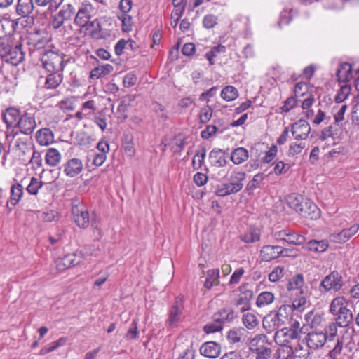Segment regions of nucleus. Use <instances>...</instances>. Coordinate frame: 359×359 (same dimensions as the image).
I'll use <instances>...</instances> for the list:
<instances>
[{
    "label": "nucleus",
    "mask_w": 359,
    "mask_h": 359,
    "mask_svg": "<svg viewBox=\"0 0 359 359\" xmlns=\"http://www.w3.org/2000/svg\"><path fill=\"white\" fill-rule=\"evenodd\" d=\"M294 355V350L291 346L283 345L279 346L275 353L276 359H290Z\"/></svg>",
    "instance_id": "41"
},
{
    "label": "nucleus",
    "mask_w": 359,
    "mask_h": 359,
    "mask_svg": "<svg viewBox=\"0 0 359 359\" xmlns=\"http://www.w3.org/2000/svg\"><path fill=\"white\" fill-rule=\"evenodd\" d=\"M297 104V100L294 97H290L284 102L283 106L280 107V110L282 112L287 113L294 109Z\"/></svg>",
    "instance_id": "64"
},
{
    "label": "nucleus",
    "mask_w": 359,
    "mask_h": 359,
    "mask_svg": "<svg viewBox=\"0 0 359 359\" xmlns=\"http://www.w3.org/2000/svg\"><path fill=\"white\" fill-rule=\"evenodd\" d=\"M260 229L251 226L241 236V239L246 243H253L259 241L260 240Z\"/></svg>",
    "instance_id": "29"
},
{
    "label": "nucleus",
    "mask_w": 359,
    "mask_h": 359,
    "mask_svg": "<svg viewBox=\"0 0 359 359\" xmlns=\"http://www.w3.org/2000/svg\"><path fill=\"white\" fill-rule=\"evenodd\" d=\"M336 322L339 327H346L352 323L353 320V316L351 311L346 306L344 309L339 311L336 315Z\"/></svg>",
    "instance_id": "28"
},
{
    "label": "nucleus",
    "mask_w": 359,
    "mask_h": 359,
    "mask_svg": "<svg viewBox=\"0 0 359 359\" xmlns=\"http://www.w3.org/2000/svg\"><path fill=\"white\" fill-rule=\"evenodd\" d=\"M359 230V224H355L351 226L350 228L344 229L338 233H334L331 235V238L333 241L337 243H345L350 239L353 235H355Z\"/></svg>",
    "instance_id": "19"
},
{
    "label": "nucleus",
    "mask_w": 359,
    "mask_h": 359,
    "mask_svg": "<svg viewBox=\"0 0 359 359\" xmlns=\"http://www.w3.org/2000/svg\"><path fill=\"white\" fill-rule=\"evenodd\" d=\"M270 343L268 341V337L266 335L260 334H257L253 339H252L250 341V350L256 353L264 348L269 346Z\"/></svg>",
    "instance_id": "26"
},
{
    "label": "nucleus",
    "mask_w": 359,
    "mask_h": 359,
    "mask_svg": "<svg viewBox=\"0 0 359 359\" xmlns=\"http://www.w3.org/2000/svg\"><path fill=\"white\" fill-rule=\"evenodd\" d=\"M348 306V302L344 297L340 296L335 297L330 305V312L333 315H337L339 311Z\"/></svg>",
    "instance_id": "36"
},
{
    "label": "nucleus",
    "mask_w": 359,
    "mask_h": 359,
    "mask_svg": "<svg viewBox=\"0 0 359 359\" xmlns=\"http://www.w3.org/2000/svg\"><path fill=\"white\" fill-rule=\"evenodd\" d=\"M241 186L238 184H233V186H231L230 183H225L218 186L215 191V194L217 196L224 197L231 194L237 193L238 189Z\"/></svg>",
    "instance_id": "35"
},
{
    "label": "nucleus",
    "mask_w": 359,
    "mask_h": 359,
    "mask_svg": "<svg viewBox=\"0 0 359 359\" xmlns=\"http://www.w3.org/2000/svg\"><path fill=\"white\" fill-rule=\"evenodd\" d=\"M249 157L248 151L244 147H238L231 153V160L236 165H240L247 161Z\"/></svg>",
    "instance_id": "33"
},
{
    "label": "nucleus",
    "mask_w": 359,
    "mask_h": 359,
    "mask_svg": "<svg viewBox=\"0 0 359 359\" xmlns=\"http://www.w3.org/2000/svg\"><path fill=\"white\" fill-rule=\"evenodd\" d=\"M249 283H243L238 287L240 294L238 299L236 301L235 304L236 306H241V311L245 312L249 311L251 309L250 301L253 297V292L249 288Z\"/></svg>",
    "instance_id": "8"
},
{
    "label": "nucleus",
    "mask_w": 359,
    "mask_h": 359,
    "mask_svg": "<svg viewBox=\"0 0 359 359\" xmlns=\"http://www.w3.org/2000/svg\"><path fill=\"white\" fill-rule=\"evenodd\" d=\"M301 309L302 308H294L293 304L292 305L283 304L280 306L277 311H275V313L278 316V320L280 321V325L285 326L292 316L294 310Z\"/></svg>",
    "instance_id": "22"
},
{
    "label": "nucleus",
    "mask_w": 359,
    "mask_h": 359,
    "mask_svg": "<svg viewBox=\"0 0 359 359\" xmlns=\"http://www.w3.org/2000/svg\"><path fill=\"white\" fill-rule=\"evenodd\" d=\"M223 327L224 326L219 322H217L215 318H212V321L207 323L203 330L205 333L211 334L222 331Z\"/></svg>",
    "instance_id": "55"
},
{
    "label": "nucleus",
    "mask_w": 359,
    "mask_h": 359,
    "mask_svg": "<svg viewBox=\"0 0 359 359\" xmlns=\"http://www.w3.org/2000/svg\"><path fill=\"white\" fill-rule=\"evenodd\" d=\"M184 310V297L177 296L169 311V318L166 322L170 327L175 326L181 318Z\"/></svg>",
    "instance_id": "9"
},
{
    "label": "nucleus",
    "mask_w": 359,
    "mask_h": 359,
    "mask_svg": "<svg viewBox=\"0 0 359 359\" xmlns=\"http://www.w3.org/2000/svg\"><path fill=\"white\" fill-rule=\"evenodd\" d=\"M63 172L69 177H74L83 170V162L81 159L73 158L68 160L63 165Z\"/></svg>",
    "instance_id": "12"
},
{
    "label": "nucleus",
    "mask_w": 359,
    "mask_h": 359,
    "mask_svg": "<svg viewBox=\"0 0 359 359\" xmlns=\"http://www.w3.org/2000/svg\"><path fill=\"white\" fill-rule=\"evenodd\" d=\"M265 175L263 172L255 175L252 180L246 185V190L251 191L260 187V184L264 180Z\"/></svg>",
    "instance_id": "53"
},
{
    "label": "nucleus",
    "mask_w": 359,
    "mask_h": 359,
    "mask_svg": "<svg viewBox=\"0 0 359 359\" xmlns=\"http://www.w3.org/2000/svg\"><path fill=\"white\" fill-rule=\"evenodd\" d=\"M41 61L47 72H62L69 58L63 53L48 50L42 55Z\"/></svg>",
    "instance_id": "2"
},
{
    "label": "nucleus",
    "mask_w": 359,
    "mask_h": 359,
    "mask_svg": "<svg viewBox=\"0 0 359 359\" xmlns=\"http://www.w3.org/2000/svg\"><path fill=\"white\" fill-rule=\"evenodd\" d=\"M22 112L14 107L8 108L2 114L4 122L6 124L7 128H16V123L22 115Z\"/></svg>",
    "instance_id": "17"
},
{
    "label": "nucleus",
    "mask_w": 359,
    "mask_h": 359,
    "mask_svg": "<svg viewBox=\"0 0 359 359\" xmlns=\"http://www.w3.org/2000/svg\"><path fill=\"white\" fill-rule=\"evenodd\" d=\"M310 349L307 346L304 348L299 344L294 351V355L299 359H308L310 355Z\"/></svg>",
    "instance_id": "60"
},
{
    "label": "nucleus",
    "mask_w": 359,
    "mask_h": 359,
    "mask_svg": "<svg viewBox=\"0 0 359 359\" xmlns=\"http://www.w3.org/2000/svg\"><path fill=\"white\" fill-rule=\"evenodd\" d=\"M279 333H282L283 335L287 337L290 339H296L298 338L299 332L288 327H285L276 332L275 337H276Z\"/></svg>",
    "instance_id": "61"
},
{
    "label": "nucleus",
    "mask_w": 359,
    "mask_h": 359,
    "mask_svg": "<svg viewBox=\"0 0 359 359\" xmlns=\"http://www.w3.org/2000/svg\"><path fill=\"white\" fill-rule=\"evenodd\" d=\"M344 285L343 278L337 271H333L326 276L320 282L319 290L326 293L331 290L339 291Z\"/></svg>",
    "instance_id": "5"
},
{
    "label": "nucleus",
    "mask_w": 359,
    "mask_h": 359,
    "mask_svg": "<svg viewBox=\"0 0 359 359\" xmlns=\"http://www.w3.org/2000/svg\"><path fill=\"white\" fill-rule=\"evenodd\" d=\"M351 92V88L349 85L345 84L342 86L335 95L334 101L339 104L343 102L348 98Z\"/></svg>",
    "instance_id": "49"
},
{
    "label": "nucleus",
    "mask_w": 359,
    "mask_h": 359,
    "mask_svg": "<svg viewBox=\"0 0 359 359\" xmlns=\"http://www.w3.org/2000/svg\"><path fill=\"white\" fill-rule=\"evenodd\" d=\"M290 251V250L280 245H265L262 248L259 256L262 261L271 262L280 257L290 256L288 252Z\"/></svg>",
    "instance_id": "6"
},
{
    "label": "nucleus",
    "mask_w": 359,
    "mask_h": 359,
    "mask_svg": "<svg viewBox=\"0 0 359 359\" xmlns=\"http://www.w3.org/2000/svg\"><path fill=\"white\" fill-rule=\"evenodd\" d=\"M242 321L245 327L249 330L256 327L259 324V320L257 316L249 312L243 315Z\"/></svg>",
    "instance_id": "43"
},
{
    "label": "nucleus",
    "mask_w": 359,
    "mask_h": 359,
    "mask_svg": "<svg viewBox=\"0 0 359 359\" xmlns=\"http://www.w3.org/2000/svg\"><path fill=\"white\" fill-rule=\"evenodd\" d=\"M226 51V46L219 44L212 47L210 50L208 51L205 53V57L209 61L210 64L212 65L215 64V57H216L219 54L224 53Z\"/></svg>",
    "instance_id": "42"
},
{
    "label": "nucleus",
    "mask_w": 359,
    "mask_h": 359,
    "mask_svg": "<svg viewBox=\"0 0 359 359\" xmlns=\"http://www.w3.org/2000/svg\"><path fill=\"white\" fill-rule=\"evenodd\" d=\"M238 91L233 86H226L221 91V97L226 102L235 100L238 97Z\"/></svg>",
    "instance_id": "40"
},
{
    "label": "nucleus",
    "mask_w": 359,
    "mask_h": 359,
    "mask_svg": "<svg viewBox=\"0 0 359 359\" xmlns=\"http://www.w3.org/2000/svg\"><path fill=\"white\" fill-rule=\"evenodd\" d=\"M36 127L35 116L33 113L24 111L19 121L16 123V128L20 133L25 135H31Z\"/></svg>",
    "instance_id": "7"
},
{
    "label": "nucleus",
    "mask_w": 359,
    "mask_h": 359,
    "mask_svg": "<svg viewBox=\"0 0 359 359\" xmlns=\"http://www.w3.org/2000/svg\"><path fill=\"white\" fill-rule=\"evenodd\" d=\"M263 327L270 333L275 330H277L280 327H283L280 325L278 316L275 313V311H271L267 314L262 320Z\"/></svg>",
    "instance_id": "20"
},
{
    "label": "nucleus",
    "mask_w": 359,
    "mask_h": 359,
    "mask_svg": "<svg viewBox=\"0 0 359 359\" xmlns=\"http://www.w3.org/2000/svg\"><path fill=\"white\" fill-rule=\"evenodd\" d=\"M61 161V154L57 149L49 148L46 150L45 155V161L47 165L55 167L59 164Z\"/></svg>",
    "instance_id": "31"
},
{
    "label": "nucleus",
    "mask_w": 359,
    "mask_h": 359,
    "mask_svg": "<svg viewBox=\"0 0 359 359\" xmlns=\"http://www.w3.org/2000/svg\"><path fill=\"white\" fill-rule=\"evenodd\" d=\"M339 325L337 323H330L323 330L325 337V341H332L337 335V327Z\"/></svg>",
    "instance_id": "48"
},
{
    "label": "nucleus",
    "mask_w": 359,
    "mask_h": 359,
    "mask_svg": "<svg viewBox=\"0 0 359 359\" xmlns=\"http://www.w3.org/2000/svg\"><path fill=\"white\" fill-rule=\"evenodd\" d=\"M206 149L205 147H202L201 149L196 151L192 159V165L194 170H198L201 168L204 163Z\"/></svg>",
    "instance_id": "44"
},
{
    "label": "nucleus",
    "mask_w": 359,
    "mask_h": 359,
    "mask_svg": "<svg viewBox=\"0 0 359 359\" xmlns=\"http://www.w3.org/2000/svg\"><path fill=\"white\" fill-rule=\"evenodd\" d=\"M292 133L295 140H306L311 132L309 123L303 119L292 125Z\"/></svg>",
    "instance_id": "13"
},
{
    "label": "nucleus",
    "mask_w": 359,
    "mask_h": 359,
    "mask_svg": "<svg viewBox=\"0 0 359 359\" xmlns=\"http://www.w3.org/2000/svg\"><path fill=\"white\" fill-rule=\"evenodd\" d=\"M344 342L341 339L337 337V342L334 343V347L329 351L328 355L332 359H337L341 354L343 348Z\"/></svg>",
    "instance_id": "58"
},
{
    "label": "nucleus",
    "mask_w": 359,
    "mask_h": 359,
    "mask_svg": "<svg viewBox=\"0 0 359 359\" xmlns=\"http://www.w3.org/2000/svg\"><path fill=\"white\" fill-rule=\"evenodd\" d=\"M219 270L218 269H210L207 271V278L204 283V287L210 290L214 285L219 284Z\"/></svg>",
    "instance_id": "37"
},
{
    "label": "nucleus",
    "mask_w": 359,
    "mask_h": 359,
    "mask_svg": "<svg viewBox=\"0 0 359 359\" xmlns=\"http://www.w3.org/2000/svg\"><path fill=\"white\" fill-rule=\"evenodd\" d=\"M352 73V67L348 62L341 63L337 71V76L339 82H346L348 81Z\"/></svg>",
    "instance_id": "34"
},
{
    "label": "nucleus",
    "mask_w": 359,
    "mask_h": 359,
    "mask_svg": "<svg viewBox=\"0 0 359 359\" xmlns=\"http://www.w3.org/2000/svg\"><path fill=\"white\" fill-rule=\"evenodd\" d=\"M274 300V294L268 291L261 292L256 300V305L257 307H264L271 304Z\"/></svg>",
    "instance_id": "39"
},
{
    "label": "nucleus",
    "mask_w": 359,
    "mask_h": 359,
    "mask_svg": "<svg viewBox=\"0 0 359 359\" xmlns=\"http://www.w3.org/2000/svg\"><path fill=\"white\" fill-rule=\"evenodd\" d=\"M298 214L302 217L316 220L320 217V210L312 201L306 198Z\"/></svg>",
    "instance_id": "11"
},
{
    "label": "nucleus",
    "mask_w": 359,
    "mask_h": 359,
    "mask_svg": "<svg viewBox=\"0 0 359 359\" xmlns=\"http://www.w3.org/2000/svg\"><path fill=\"white\" fill-rule=\"evenodd\" d=\"M118 18L122 22V31L124 32H129L133 29L134 25L133 17L127 13H121L118 15Z\"/></svg>",
    "instance_id": "45"
},
{
    "label": "nucleus",
    "mask_w": 359,
    "mask_h": 359,
    "mask_svg": "<svg viewBox=\"0 0 359 359\" xmlns=\"http://www.w3.org/2000/svg\"><path fill=\"white\" fill-rule=\"evenodd\" d=\"M287 290L291 296L295 297L292 301L294 308H302L306 304L308 289L303 274L298 273L290 278Z\"/></svg>",
    "instance_id": "1"
},
{
    "label": "nucleus",
    "mask_w": 359,
    "mask_h": 359,
    "mask_svg": "<svg viewBox=\"0 0 359 359\" xmlns=\"http://www.w3.org/2000/svg\"><path fill=\"white\" fill-rule=\"evenodd\" d=\"M90 11V6H82L80 7L75 17L74 22L79 27H86V29H89Z\"/></svg>",
    "instance_id": "21"
},
{
    "label": "nucleus",
    "mask_w": 359,
    "mask_h": 359,
    "mask_svg": "<svg viewBox=\"0 0 359 359\" xmlns=\"http://www.w3.org/2000/svg\"><path fill=\"white\" fill-rule=\"evenodd\" d=\"M306 241L304 236L294 232L288 231L286 243L288 244H292L295 245H299L303 244Z\"/></svg>",
    "instance_id": "50"
},
{
    "label": "nucleus",
    "mask_w": 359,
    "mask_h": 359,
    "mask_svg": "<svg viewBox=\"0 0 359 359\" xmlns=\"http://www.w3.org/2000/svg\"><path fill=\"white\" fill-rule=\"evenodd\" d=\"M23 193L24 188L21 184L16 182L11 186L10 199L6 203V208L9 212L12 210V208H10L9 205L11 204L13 207L15 206L20 202Z\"/></svg>",
    "instance_id": "18"
},
{
    "label": "nucleus",
    "mask_w": 359,
    "mask_h": 359,
    "mask_svg": "<svg viewBox=\"0 0 359 359\" xmlns=\"http://www.w3.org/2000/svg\"><path fill=\"white\" fill-rule=\"evenodd\" d=\"M327 248L328 243L325 240H311L306 244L307 250L318 253L324 252Z\"/></svg>",
    "instance_id": "38"
},
{
    "label": "nucleus",
    "mask_w": 359,
    "mask_h": 359,
    "mask_svg": "<svg viewBox=\"0 0 359 359\" xmlns=\"http://www.w3.org/2000/svg\"><path fill=\"white\" fill-rule=\"evenodd\" d=\"M72 214L74 222L79 228L86 229L89 226L88 210L82 202L76 200L72 202Z\"/></svg>",
    "instance_id": "4"
},
{
    "label": "nucleus",
    "mask_w": 359,
    "mask_h": 359,
    "mask_svg": "<svg viewBox=\"0 0 359 359\" xmlns=\"http://www.w3.org/2000/svg\"><path fill=\"white\" fill-rule=\"evenodd\" d=\"M185 8L181 7V8H174V10L171 13V25L173 27H175L180 19L182 16L184 12Z\"/></svg>",
    "instance_id": "62"
},
{
    "label": "nucleus",
    "mask_w": 359,
    "mask_h": 359,
    "mask_svg": "<svg viewBox=\"0 0 359 359\" xmlns=\"http://www.w3.org/2000/svg\"><path fill=\"white\" fill-rule=\"evenodd\" d=\"M49 74L47 75L45 79L43 87L47 90L55 89L63 80L62 72H48Z\"/></svg>",
    "instance_id": "23"
},
{
    "label": "nucleus",
    "mask_w": 359,
    "mask_h": 359,
    "mask_svg": "<svg viewBox=\"0 0 359 359\" xmlns=\"http://www.w3.org/2000/svg\"><path fill=\"white\" fill-rule=\"evenodd\" d=\"M236 318L233 309L231 307H225L215 312L212 318H215L217 322H219L222 326L226 323H231Z\"/></svg>",
    "instance_id": "16"
},
{
    "label": "nucleus",
    "mask_w": 359,
    "mask_h": 359,
    "mask_svg": "<svg viewBox=\"0 0 359 359\" xmlns=\"http://www.w3.org/2000/svg\"><path fill=\"white\" fill-rule=\"evenodd\" d=\"M74 12V8L70 4H68L63 6L57 14L60 17L63 22H65L72 19Z\"/></svg>",
    "instance_id": "47"
},
{
    "label": "nucleus",
    "mask_w": 359,
    "mask_h": 359,
    "mask_svg": "<svg viewBox=\"0 0 359 359\" xmlns=\"http://www.w3.org/2000/svg\"><path fill=\"white\" fill-rule=\"evenodd\" d=\"M338 134V129L336 126H329L327 127L324 128L320 133V139L321 140H325L328 137H332Z\"/></svg>",
    "instance_id": "57"
},
{
    "label": "nucleus",
    "mask_w": 359,
    "mask_h": 359,
    "mask_svg": "<svg viewBox=\"0 0 359 359\" xmlns=\"http://www.w3.org/2000/svg\"><path fill=\"white\" fill-rule=\"evenodd\" d=\"M244 273L245 269L243 267L236 269L230 278L228 283L229 285H234L238 284Z\"/></svg>",
    "instance_id": "63"
},
{
    "label": "nucleus",
    "mask_w": 359,
    "mask_h": 359,
    "mask_svg": "<svg viewBox=\"0 0 359 359\" xmlns=\"http://www.w3.org/2000/svg\"><path fill=\"white\" fill-rule=\"evenodd\" d=\"M305 199L306 198H304L302 195L292 193L287 196L286 202L290 208L293 209L296 212L299 213Z\"/></svg>",
    "instance_id": "30"
},
{
    "label": "nucleus",
    "mask_w": 359,
    "mask_h": 359,
    "mask_svg": "<svg viewBox=\"0 0 359 359\" xmlns=\"http://www.w3.org/2000/svg\"><path fill=\"white\" fill-rule=\"evenodd\" d=\"M208 161L212 168L224 167L227 163L226 154L222 149L215 148L209 153Z\"/></svg>",
    "instance_id": "14"
},
{
    "label": "nucleus",
    "mask_w": 359,
    "mask_h": 359,
    "mask_svg": "<svg viewBox=\"0 0 359 359\" xmlns=\"http://www.w3.org/2000/svg\"><path fill=\"white\" fill-rule=\"evenodd\" d=\"M36 139L40 145L47 146L53 142L54 134L50 128H41L36 132Z\"/></svg>",
    "instance_id": "27"
},
{
    "label": "nucleus",
    "mask_w": 359,
    "mask_h": 359,
    "mask_svg": "<svg viewBox=\"0 0 359 359\" xmlns=\"http://www.w3.org/2000/svg\"><path fill=\"white\" fill-rule=\"evenodd\" d=\"M34 4L33 0H18L15 12L21 17H27L32 13Z\"/></svg>",
    "instance_id": "24"
},
{
    "label": "nucleus",
    "mask_w": 359,
    "mask_h": 359,
    "mask_svg": "<svg viewBox=\"0 0 359 359\" xmlns=\"http://www.w3.org/2000/svg\"><path fill=\"white\" fill-rule=\"evenodd\" d=\"M221 353V346L215 341H207L203 343L200 348V353L209 358H216Z\"/></svg>",
    "instance_id": "15"
},
{
    "label": "nucleus",
    "mask_w": 359,
    "mask_h": 359,
    "mask_svg": "<svg viewBox=\"0 0 359 359\" xmlns=\"http://www.w3.org/2000/svg\"><path fill=\"white\" fill-rule=\"evenodd\" d=\"M348 107L346 104L333 107L332 113L334 119V125L338 126L339 123H340L344 119V114L346 111Z\"/></svg>",
    "instance_id": "46"
},
{
    "label": "nucleus",
    "mask_w": 359,
    "mask_h": 359,
    "mask_svg": "<svg viewBox=\"0 0 359 359\" xmlns=\"http://www.w3.org/2000/svg\"><path fill=\"white\" fill-rule=\"evenodd\" d=\"M137 323L138 320L137 319H133L129 329L126 334V338L127 339H136L139 337V331L137 329Z\"/></svg>",
    "instance_id": "59"
},
{
    "label": "nucleus",
    "mask_w": 359,
    "mask_h": 359,
    "mask_svg": "<svg viewBox=\"0 0 359 359\" xmlns=\"http://www.w3.org/2000/svg\"><path fill=\"white\" fill-rule=\"evenodd\" d=\"M43 184V182L41 180L33 177L31 178L26 190L31 195H36L39 189L42 187Z\"/></svg>",
    "instance_id": "52"
},
{
    "label": "nucleus",
    "mask_w": 359,
    "mask_h": 359,
    "mask_svg": "<svg viewBox=\"0 0 359 359\" xmlns=\"http://www.w3.org/2000/svg\"><path fill=\"white\" fill-rule=\"evenodd\" d=\"M245 177H246V174L244 172H242V171L233 172L232 173V175L230 176V180H229L230 182L229 183L231 184V186H233V184H236V185L238 184V185L241 186V187L238 189V192L243 187V182L245 180Z\"/></svg>",
    "instance_id": "51"
},
{
    "label": "nucleus",
    "mask_w": 359,
    "mask_h": 359,
    "mask_svg": "<svg viewBox=\"0 0 359 359\" xmlns=\"http://www.w3.org/2000/svg\"><path fill=\"white\" fill-rule=\"evenodd\" d=\"M81 262V257L75 253L68 254L57 261V267L60 270H64L74 266Z\"/></svg>",
    "instance_id": "25"
},
{
    "label": "nucleus",
    "mask_w": 359,
    "mask_h": 359,
    "mask_svg": "<svg viewBox=\"0 0 359 359\" xmlns=\"http://www.w3.org/2000/svg\"><path fill=\"white\" fill-rule=\"evenodd\" d=\"M113 69L114 67L110 64H105L96 67L90 71V78L92 79H98L109 74L113 71Z\"/></svg>",
    "instance_id": "32"
},
{
    "label": "nucleus",
    "mask_w": 359,
    "mask_h": 359,
    "mask_svg": "<svg viewBox=\"0 0 359 359\" xmlns=\"http://www.w3.org/2000/svg\"><path fill=\"white\" fill-rule=\"evenodd\" d=\"M25 59V53L22 50L21 44L14 47L4 42L0 43V64L3 67L4 62L16 66Z\"/></svg>",
    "instance_id": "3"
},
{
    "label": "nucleus",
    "mask_w": 359,
    "mask_h": 359,
    "mask_svg": "<svg viewBox=\"0 0 359 359\" xmlns=\"http://www.w3.org/2000/svg\"><path fill=\"white\" fill-rule=\"evenodd\" d=\"M304 339L308 348L313 350L323 347L326 342L324 331L318 329L309 331Z\"/></svg>",
    "instance_id": "10"
},
{
    "label": "nucleus",
    "mask_w": 359,
    "mask_h": 359,
    "mask_svg": "<svg viewBox=\"0 0 359 359\" xmlns=\"http://www.w3.org/2000/svg\"><path fill=\"white\" fill-rule=\"evenodd\" d=\"M213 113L212 108L209 106L206 105L204 107H202L200 110V113L198 114L199 116V120L200 123H208L212 118Z\"/></svg>",
    "instance_id": "56"
},
{
    "label": "nucleus",
    "mask_w": 359,
    "mask_h": 359,
    "mask_svg": "<svg viewBox=\"0 0 359 359\" xmlns=\"http://www.w3.org/2000/svg\"><path fill=\"white\" fill-rule=\"evenodd\" d=\"M285 273V269L284 266H277L269 274V280L273 283L277 282L284 276Z\"/></svg>",
    "instance_id": "54"
}]
</instances>
